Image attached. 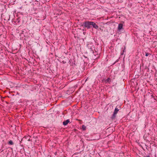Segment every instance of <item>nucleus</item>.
I'll return each instance as SVG.
<instances>
[{
    "instance_id": "obj_1",
    "label": "nucleus",
    "mask_w": 157,
    "mask_h": 157,
    "mask_svg": "<svg viewBox=\"0 0 157 157\" xmlns=\"http://www.w3.org/2000/svg\"><path fill=\"white\" fill-rule=\"evenodd\" d=\"M87 47L89 51L92 54V57L93 59H97L99 57V56L98 54H96L97 56H96V55L94 54V47L93 45H92V44L90 43L87 44Z\"/></svg>"
},
{
    "instance_id": "obj_2",
    "label": "nucleus",
    "mask_w": 157,
    "mask_h": 157,
    "mask_svg": "<svg viewBox=\"0 0 157 157\" xmlns=\"http://www.w3.org/2000/svg\"><path fill=\"white\" fill-rule=\"evenodd\" d=\"M82 26H83L84 28L87 29H91L90 21H86L84 22Z\"/></svg>"
},
{
    "instance_id": "obj_3",
    "label": "nucleus",
    "mask_w": 157,
    "mask_h": 157,
    "mask_svg": "<svg viewBox=\"0 0 157 157\" xmlns=\"http://www.w3.org/2000/svg\"><path fill=\"white\" fill-rule=\"evenodd\" d=\"M91 28H92L96 29H98L99 26L94 22L90 21Z\"/></svg>"
},
{
    "instance_id": "obj_4",
    "label": "nucleus",
    "mask_w": 157,
    "mask_h": 157,
    "mask_svg": "<svg viewBox=\"0 0 157 157\" xmlns=\"http://www.w3.org/2000/svg\"><path fill=\"white\" fill-rule=\"evenodd\" d=\"M119 110L118 109V108H117V107L115 108L114 109L113 113L112 116L111 117V118L112 119H114L115 118V117H116V115L117 114V113H118Z\"/></svg>"
},
{
    "instance_id": "obj_5",
    "label": "nucleus",
    "mask_w": 157,
    "mask_h": 157,
    "mask_svg": "<svg viewBox=\"0 0 157 157\" xmlns=\"http://www.w3.org/2000/svg\"><path fill=\"white\" fill-rule=\"evenodd\" d=\"M123 29V24L121 23H120L118 25V31L121 30Z\"/></svg>"
},
{
    "instance_id": "obj_6",
    "label": "nucleus",
    "mask_w": 157,
    "mask_h": 157,
    "mask_svg": "<svg viewBox=\"0 0 157 157\" xmlns=\"http://www.w3.org/2000/svg\"><path fill=\"white\" fill-rule=\"evenodd\" d=\"M70 122V120L69 119H67L66 121H64L63 122V124L64 125H67L68 123Z\"/></svg>"
},
{
    "instance_id": "obj_7",
    "label": "nucleus",
    "mask_w": 157,
    "mask_h": 157,
    "mask_svg": "<svg viewBox=\"0 0 157 157\" xmlns=\"http://www.w3.org/2000/svg\"><path fill=\"white\" fill-rule=\"evenodd\" d=\"M8 144L9 145H12L13 144V143L12 140H10V141H9Z\"/></svg>"
},
{
    "instance_id": "obj_8",
    "label": "nucleus",
    "mask_w": 157,
    "mask_h": 157,
    "mask_svg": "<svg viewBox=\"0 0 157 157\" xmlns=\"http://www.w3.org/2000/svg\"><path fill=\"white\" fill-rule=\"evenodd\" d=\"M20 20L19 19V18H17V19L16 21L14 22L15 23H16V24L17 23H18L20 22Z\"/></svg>"
},
{
    "instance_id": "obj_9",
    "label": "nucleus",
    "mask_w": 157,
    "mask_h": 157,
    "mask_svg": "<svg viewBox=\"0 0 157 157\" xmlns=\"http://www.w3.org/2000/svg\"><path fill=\"white\" fill-rule=\"evenodd\" d=\"M82 128L83 130H85L86 129V127L83 125L82 126Z\"/></svg>"
},
{
    "instance_id": "obj_10",
    "label": "nucleus",
    "mask_w": 157,
    "mask_h": 157,
    "mask_svg": "<svg viewBox=\"0 0 157 157\" xmlns=\"http://www.w3.org/2000/svg\"><path fill=\"white\" fill-rule=\"evenodd\" d=\"M110 80V78H108L106 79V81L107 82H109Z\"/></svg>"
},
{
    "instance_id": "obj_11",
    "label": "nucleus",
    "mask_w": 157,
    "mask_h": 157,
    "mask_svg": "<svg viewBox=\"0 0 157 157\" xmlns=\"http://www.w3.org/2000/svg\"><path fill=\"white\" fill-rule=\"evenodd\" d=\"M149 55V53H146L145 54V56H148Z\"/></svg>"
},
{
    "instance_id": "obj_12",
    "label": "nucleus",
    "mask_w": 157,
    "mask_h": 157,
    "mask_svg": "<svg viewBox=\"0 0 157 157\" xmlns=\"http://www.w3.org/2000/svg\"><path fill=\"white\" fill-rule=\"evenodd\" d=\"M24 31H21V33H20V34H23Z\"/></svg>"
},
{
    "instance_id": "obj_13",
    "label": "nucleus",
    "mask_w": 157,
    "mask_h": 157,
    "mask_svg": "<svg viewBox=\"0 0 157 157\" xmlns=\"http://www.w3.org/2000/svg\"><path fill=\"white\" fill-rule=\"evenodd\" d=\"M145 157H151V156L149 155H148L147 156H145Z\"/></svg>"
},
{
    "instance_id": "obj_14",
    "label": "nucleus",
    "mask_w": 157,
    "mask_h": 157,
    "mask_svg": "<svg viewBox=\"0 0 157 157\" xmlns=\"http://www.w3.org/2000/svg\"><path fill=\"white\" fill-rule=\"evenodd\" d=\"M125 48H124V50H123V52H124V50H125Z\"/></svg>"
},
{
    "instance_id": "obj_15",
    "label": "nucleus",
    "mask_w": 157,
    "mask_h": 157,
    "mask_svg": "<svg viewBox=\"0 0 157 157\" xmlns=\"http://www.w3.org/2000/svg\"><path fill=\"white\" fill-rule=\"evenodd\" d=\"M85 33H86L85 32H83V34H85Z\"/></svg>"
}]
</instances>
